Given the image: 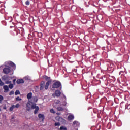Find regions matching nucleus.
I'll return each mask as SVG.
<instances>
[{
	"label": "nucleus",
	"instance_id": "393cba45",
	"mask_svg": "<svg viewBox=\"0 0 130 130\" xmlns=\"http://www.w3.org/2000/svg\"><path fill=\"white\" fill-rule=\"evenodd\" d=\"M15 108H19L20 107V104L19 103L16 104L15 105H14Z\"/></svg>",
	"mask_w": 130,
	"mask_h": 130
},
{
	"label": "nucleus",
	"instance_id": "e433bc0d",
	"mask_svg": "<svg viewBox=\"0 0 130 130\" xmlns=\"http://www.w3.org/2000/svg\"><path fill=\"white\" fill-rule=\"evenodd\" d=\"M18 35V32H16V35Z\"/></svg>",
	"mask_w": 130,
	"mask_h": 130
},
{
	"label": "nucleus",
	"instance_id": "423d86ee",
	"mask_svg": "<svg viewBox=\"0 0 130 130\" xmlns=\"http://www.w3.org/2000/svg\"><path fill=\"white\" fill-rule=\"evenodd\" d=\"M16 83L17 84H23V83H24V80L22 79H17V81H16Z\"/></svg>",
	"mask_w": 130,
	"mask_h": 130
},
{
	"label": "nucleus",
	"instance_id": "a878e982",
	"mask_svg": "<svg viewBox=\"0 0 130 130\" xmlns=\"http://www.w3.org/2000/svg\"><path fill=\"white\" fill-rule=\"evenodd\" d=\"M60 130H67V128L64 126H61L60 127Z\"/></svg>",
	"mask_w": 130,
	"mask_h": 130
},
{
	"label": "nucleus",
	"instance_id": "9d476101",
	"mask_svg": "<svg viewBox=\"0 0 130 130\" xmlns=\"http://www.w3.org/2000/svg\"><path fill=\"white\" fill-rule=\"evenodd\" d=\"M2 80L5 81H8L9 80V76L4 75L2 76Z\"/></svg>",
	"mask_w": 130,
	"mask_h": 130
},
{
	"label": "nucleus",
	"instance_id": "b1692460",
	"mask_svg": "<svg viewBox=\"0 0 130 130\" xmlns=\"http://www.w3.org/2000/svg\"><path fill=\"white\" fill-rule=\"evenodd\" d=\"M5 85V83L2 81L1 79H0V86H3Z\"/></svg>",
	"mask_w": 130,
	"mask_h": 130
},
{
	"label": "nucleus",
	"instance_id": "c756f323",
	"mask_svg": "<svg viewBox=\"0 0 130 130\" xmlns=\"http://www.w3.org/2000/svg\"><path fill=\"white\" fill-rule=\"evenodd\" d=\"M25 5L27 6H29L30 5V2L29 1H26L25 2Z\"/></svg>",
	"mask_w": 130,
	"mask_h": 130
},
{
	"label": "nucleus",
	"instance_id": "f03ea898",
	"mask_svg": "<svg viewBox=\"0 0 130 130\" xmlns=\"http://www.w3.org/2000/svg\"><path fill=\"white\" fill-rule=\"evenodd\" d=\"M60 87H61V83L58 81H57L55 82H54L52 85L53 89H57Z\"/></svg>",
	"mask_w": 130,
	"mask_h": 130
},
{
	"label": "nucleus",
	"instance_id": "cd10ccee",
	"mask_svg": "<svg viewBox=\"0 0 130 130\" xmlns=\"http://www.w3.org/2000/svg\"><path fill=\"white\" fill-rule=\"evenodd\" d=\"M78 122H77V121H74V122H73V124L74 125H78Z\"/></svg>",
	"mask_w": 130,
	"mask_h": 130
},
{
	"label": "nucleus",
	"instance_id": "f3484780",
	"mask_svg": "<svg viewBox=\"0 0 130 130\" xmlns=\"http://www.w3.org/2000/svg\"><path fill=\"white\" fill-rule=\"evenodd\" d=\"M9 66H10L11 67L15 68H16V65L15 64V63H14L12 62H10V63H9Z\"/></svg>",
	"mask_w": 130,
	"mask_h": 130
},
{
	"label": "nucleus",
	"instance_id": "39448f33",
	"mask_svg": "<svg viewBox=\"0 0 130 130\" xmlns=\"http://www.w3.org/2000/svg\"><path fill=\"white\" fill-rule=\"evenodd\" d=\"M45 81H41L40 83V90H42L44 88V86L45 85Z\"/></svg>",
	"mask_w": 130,
	"mask_h": 130
},
{
	"label": "nucleus",
	"instance_id": "6ab92c4d",
	"mask_svg": "<svg viewBox=\"0 0 130 130\" xmlns=\"http://www.w3.org/2000/svg\"><path fill=\"white\" fill-rule=\"evenodd\" d=\"M8 87H9V89H12L13 88V87H14V85H13V84H10V85H8Z\"/></svg>",
	"mask_w": 130,
	"mask_h": 130
},
{
	"label": "nucleus",
	"instance_id": "aec40b11",
	"mask_svg": "<svg viewBox=\"0 0 130 130\" xmlns=\"http://www.w3.org/2000/svg\"><path fill=\"white\" fill-rule=\"evenodd\" d=\"M37 106H36V104H33L31 106V109H35L36 108H37Z\"/></svg>",
	"mask_w": 130,
	"mask_h": 130
},
{
	"label": "nucleus",
	"instance_id": "dca6fc26",
	"mask_svg": "<svg viewBox=\"0 0 130 130\" xmlns=\"http://www.w3.org/2000/svg\"><path fill=\"white\" fill-rule=\"evenodd\" d=\"M68 118L69 120H71L74 118V117L73 116V115H70L68 116Z\"/></svg>",
	"mask_w": 130,
	"mask_h": 130
},
{
	"label": "nucleus",
	"instance_id": "bb28decb",
	"mask_svg": "<svg viewBox=\"0 0 130 130\" xmlns=\"http://www.w3.org/2000/svg\"><path fill=\"white\" fill-rule=\"evenodd\" d=\"M50 111L52 113L55 114V111H54V109H51Z\"/></svg>",
	"mask_w": 130,
	"mask_h": 130
},
{
	"label": "nucleus",
	"instance_id": "a211bd4d",
	"mask_svg": "<svg viewBox=\"0 0 130 130\" xmlns=\"http://www.w3.org/2000/svg\"><path fill=\"white\" fill-rule=\"evenodd\" d=\"M20 92L19 90H16V91L15 92V95L16 96L18 95H20Z\"/></svg>",
	"mask_w": 130,
	"mask_h": 130
},
{
	"label": "nucleus",
	"instance_id": "473e14b6",
	"mask_svg": "<svg viewBox=\"0 0 130 130\" xmlns=\"http://www.w3.org/2000/svg\"><path fill=\"white\" fill-rule=\"evenodd\" d=\"M60 101L59 100H57L56 102H55V104L56 105L60 104Z\"/></svg>",
	"mask_w": 130,
	"mask_h": 130
},
{
	"label": "nucleus",
	"instance_id": "2eb2a0df",
	"mask_svg": "<svg viewBox=\"0 0 130 130\" xmlns=\"http://www.w3.org/2000/svg\"><path fill=\"white\" fill-rule=\"evenodd\" d=\"M57 111H63L64 110V109L62 107H58L57 108Z\"/></svg>",
	"mask_w": 130,
	"mask_h": 130
},
{
	"label": "nucleus",
	"instance_id": "412c9836",
	"mask_svg": "<svg viewBox=\"0 0 130 130\" xmlns=\"http://www.w3.org/2000/svg\"><path fill=\"white\" fill-rule=\"evenodd\" d=\"M15 100L16 101H21L22 100V99L20 98L19 96H17L15 98Z\"/></svg>",
	"mask_w": 130,
	"mask_h": 130
},
{
	"label": "nucleus",
	"instance_id": "9b49d317",
	"mask_svg": "<svg viewBox=\"0 0 130 130\" xmlns=\"http://www.w3.org/2000/svg\"><path fill=\"white\" fill-rule=\"evenodd\" d=\"M32 92H29L27 94V98L28 100H30L32 98Z\"/></svg>",
	"mask_w": 130,
	"mask_h": 130
},
{
	"label": "nucleus",
	"instance_id": "4be33fe9",
	"mask_svg": "<svg viewBox=\"0 0 130 130\" xmlns=\"http://www.w3.org/2000/svg\"><path fill=\"white\" fill-rule=\"evenodd\" d=\"M55 126H60V123L59 122H56L54 124Z\"/></svg>",
	"mask_w": 130,
	"mask_h": 130
},
{
	"label": "nucleus",
	"instance_id": "72a5a7b5",
	"mask_svg": "<svg viewBox=\"0 0 130 130\" xmlns=\"http://www.w3.org/2000/svg\"><path fill=\"white\" fill-rule=\"evenodd\" d=\"M3 109H4V110H7V107H6V106H5L3 107Z\"/></svg>",
	"mask_w": 130,
	"mask_h": 130
},
{
	"label": "nucleus",
	"instance_id": "f257e3e1",
	"mask_svg": "<svg viewBox=\"0 0 130 130\" xmlns=\"http://www.w3.org/2000/svg\"><path fill=\"white\" fill-rule=\"evenodd\" d=\"M43 78L45 81H47L46 84L44 86V88L45 90H48V87H49V85L51 84L52 82V79L50 78V77H48L46 75L43 76Z\"/></svg>",
	"mask_w": 130,
	"mask_h": 130
},
{
	"label": "nucleus",
	"instance_id": "4468645a",
	"mask_svg": "<svg viewBox=\"0 0 130 130\" xmlns=\"http://www.w3.org/2000/svg\"><path fill=\"white\" fill-rule=\"evenodd\" d=\"M15 108V105H13L9 108V111L12 112L13 111V110Z\"/></svg>",
	"mask_w": 130,
	"mask_h": 130
},
{
	"label": "nucleus",
	"instance_id": "c9c22d12",
	"mask_svg": "<svg viewBox=\"0 0 130 130\" xmlns=\"http://www.w3.org/2000/svg\"><path fill=\"white\" fill-rule=\"evenodd\" d=\"M30 105V103H27V105H26L27 107H28V105Z\"/></svg>",
	"mask_w": 130,
	"mask_h": 130
},
{
	"label": "nucleus",
	"instance_id": "c85d7f7f",
	"mask_svg": "<svg viewBox=\"0 0 130 130\" xmlns=\"http://www.w3.org/2000/svg\"><path fill=\"white\" fill-rule=\"evenodd\" d=\"M14 91L13 90H11L10 93H9V95L11 96L12 95H14Z\"/></svg>",
	"mask_w": 130,
	"mask_h": 130
},
{
	"label": "nucleus",
	"instance_id": "f704fd0d",
	"mask_svg": "<svg viewBox=\"0 0 130 130\" xmlns=\"http://www.w3.org/2000/svg\"><path fill=\"white\" fill-rule=\"evenodd\" d=\"M123 72L120 71V72H119V75H121V74H123Z\"/></svg>",
	"mask_w": 130,
	"mask_h": 130
},
{
	"label": "nucleus",
	"instance_id": "4c0bfd02",
	"mask_svg": "<svg viewBox=\"0 0 130 130\" xmlns=\"http://www.w3.org/2000/svg\"><path fill=\"white\" fill-rule=\"evenodd\" d=\"M1 109L0 108V112H1Z\"/></svg>",
	"mask_w": 130,
	"mask_h": 130
},
{
	"label": "nucleus",
	"instance_id": "ddd939ff",
	"mask_svg": "<svg viewBox=\"0 0 130 130\" xmlns=\"http://www.w3.org/2000/svg\"><path fill=\"white\" fill-rule=\"evenodd\" d=\"M39 110V106H37V107L35 108L34 110V114H36L38 112Z\"/></svg>",
	"mask_w": 130,
	"mask_h": 130
},
{
	"label": "nucleus",
	"instance_id": "20e7f679",
	"mask_svg": "<svg viewBox=\"0 0 130 130\" xmlns=\"http://www.w3.org/2000/svg\"><path fill=\"white\" fill-rule=\"evenodd\" d=\"M55 119L57 121L60 122H63L65 121L64 119H63V118H61V117L58 116L56 117Z\"/></svg>",
	"mask_w": 130,
	"mask_h": 130
},
{
	"label": "nucleus",
	"instance_id": "1a4fd4ad",
	"mask_svg": "<svg viewBox=\"0 0 130 130\" xmlns=\"http://www.w3.org/2000/svg\"><path fill=\"white\" fill-rule=\"evenodd\" d=\"M55 94L56 95V96L59 97L61 94V93L59 90H57L55 91Z\"/></svg>",
	"mask_w": 130,
	"mask_h": 130
},
{
	"label": "nucleus",
	"instance_id": "5701e85b",
	"mask_svg": "<svg viewBox=\"0 0 130 130\" xmlns=\"http://www.w3.org/2000/svg\"><path fill=\"white\" fill-rule=\"evenodd\" d=\"M4 100V97L3 95H0V103H2V102Z\"/></svg>",
	"mask_w": 130,
	"mask_h": 130
},
{
	"label": "nucleus",
	"instance_id": "7ed1b4c3",
	"mask_svg": "<svg viewBox=\"0 0 130 130\" xmlns=\"http://www.w3.org/2000/svg\"><path fill=\"white\" fill-rule=\"evenodd\" d=\"M10 72H11V69L9 68H4V69H3V73L4 74H6V75H7L8 74H9Z\"/></svg>",
	"mask_w": 130,
	"mask_h": 130
},
{
	"label": "nucleus",
	"instance_id": "0eeeda50",
	"mask_svg": "<svg viewBox=\"0 0 130 130\" xmlns=\"http://www.w3.org/2000/svg\"><path fill=\"white\" fill-rule=\"evenodd\" d=\"M38 118L39 119H42V121H44L45 120V116L44 115H42L41 113H39L38 115Z\"/></svg>",
	"mask_w": 130,
	"mask_h": 130
},
{
	"label": "nucleus",
	"instance_id": "f8f14e48",
	"mask_svg": "<svg viewBox=\"0 0 130 130\" xmlns=\"http://www.w3.org/2000/svg\"><path fill=\"white\" fill-rule=\"evenodd\" d=\"M38 99L37 97H36V96H33L31 98V102L32 103H37L38 102Z\"/></svg>",
	"mask_w": 130,
	"mask_h": 130
},
{
	"label": "nucleus",
	"instance_id": "7c9ffc66",
	"mask_svg": "<svg viewBox=\"0 0 130 130\" xmlns=\"http://www.w3.org/2000/svg\"><path fill=\"white\" fill-rule=\"evenodd\" d=\"M16 79H14L13 80L12 83H13V85L16 84Z\"/></svg>",
	"mask_w": 130,
	"mask_h": 130
},
{
	"label": "nucleus",
	"instance_id": "6e6552de",
	"mask_svg": "<svg viewBox=\"0 0 130 130\" xmlns=\"http://www.w3.org/2000/svg\"><path fill=\"white\" fill-rule=\"evenodd\" d=\"M3 89H4V93H7L9 91V87L7 85L3 86Z\"/></svg>",
	"mask_w": 130,
	"mask_h": 130
},
{
	"label": "nucleus",
	"instance_id": "2f4dec72",
	"mask_svg": "<svg viewBox=\"0 0 130 130\" xmlns=\"http://www.w3.org/2000/svg\"><path fill=\"white\" fill-rule=\"evenodd\" d=\"M12 83V81H7L6 82H5V84H11Z\"/></svg>",
	"mask_w": 130,
	"mask_h": 130
}]
</instances>
